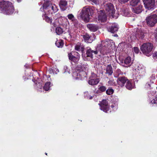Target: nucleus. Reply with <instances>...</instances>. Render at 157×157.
<instances>
[{
  "label": "nucleus",
  "mask_w": 157,
  "mask_h": 157,
  "mask_svg": "<svg viewBox=\"0 0 157 157\" xmlns=\"http://www.w3.org/2000/svg\"><path fill=\"white\" fill-rule=\"evenodd\" d=\"M111 45L107 42H101L97 48L96 50H93L90 48L88 49L86 52V56L92 58L93 54L96 55L98 54L99 52L103 55L107 54L112 49Z\"/></svg>",
  "instance_id": "obj_1"
},
{
  "label": "nucleus",
  "mask_w": 157,
  "mask_h": 157,
  "mask_svg": "<svg viewBox=\"0 0 157 157\" xmlns=\"http://www.w3.org/2000/svg\"><path fill=\"white\" fill-rule=\"evenodd\" d=\"M14 11L13 6L11 2L0 0V12L6 14H12Z\"/></svg>",
  "instance_id": "obj_2"
},
{
  "label": "nucleus",
  "mask_w": 157,
  "mask_h": 157,
  "mask_svg": "<svg viewBox=\"0 0 157 157\" xmlns=\"http://www.w3.org/2000/svg\"><path fill=\"white\" fill-rule=\"evenodd\" d=\"M153 47V45L151 43H147L142 45L140 49L144 54L149 56L151 55V52Z\"/></svg>",
  "instance_id": "obj_3"
},
{
  "label": "nucleus",
  "mask_w": 157,
  "mask_h": 157,
  "mask_svg": "<svg viewBox=\"0 0 157 157\" xmlns=\"http://www.w3.org/2000/svg\"><path fill=\"white\" fill-rule=\"evenodd\" d=\"M90 9L88 6L83 7L79 14L85 22H88L90 20Z\"/></svg>",
  "instance_id": "obj_4"
},
{
  "label": "nucleus",
  "mask_w": 157,
  "mask_h": 157,
  "mask_svg": "<svg viewBox=\"0 0 157 157\" xmlns=\"http://www.w3.org/2000/svg\"><path fill=\"white\" fill-rule=\"evenodd\" d=\"M43 7L44 9L51 10V13H56L58 10L57 6L55 4L51 3L50 1L45 2L43 4Z\"/></svg>",
  "instance_id": "obj_5"
},
{
  "label": "nucleus",
  "mask_w": 157,
  "mask_h": 157,
  "mask_svg": "<svg viewBox=\"0 0 157 157\" xmlns=\"http://www.w3.org/2000/svg\"><path fill=\"white\" fill-rule=\"evenodd\" d=\"M146 21L148 25L153 26L157 22V15L154 14L148 16L146 17Z\"/></svg>",
  "instance_id": "obj_6"
},
{
  "label": "nucleus",
  "mask_w": 157,
  "mask_h": 157,
  "mask_svg": "<svg viewBox=\"0 0 157 157\" xmlns=\"http://www.w3.org/2000/svg\"><path fill=\"white\" fill-rule=\"evenodd\" d=\"M99 79L97 77V75L92 73L89 78V84L92 86L97 84L99 82Z\"/></svg>",
  "instance_id": "obj_7"
},
{
  "label": "nucleus",
  "mask_w": 157,
  "mask_h": 157,
  "mask_svg": "<svg viewBox=\"0 0 157 157\" xmlns=\"http://www.w3.org/2000/svg\"><path fill=\"white\" fill-rule=\"evenodd\" d=\"M145 7L148 10L153 9L155 7V0H143Z\"/></svg>",
  "instance_id": "obj_8"
},
{
  "label": "nucleus",
  "mask_w": 157,
  "mask_h": 157,
  "mask_svg": "<svg viewBox=\"0 0 157 157\" xmlns=\"http://www.w3.org/2000/svg\"><path fill=\"white\" fill-rule=\"evenodd\" d=\"M105 8L106 11L109 12V14H111L112 17H113L115 10L113 4L111 3H108L105 6Z\"/></svg>",
  "instance_id": "obj_9"
},
{
  "label": "nucleus",
  "mask_w": 157,
  "mask_h": 157,
  "mask_svg": "<svg viewBox=\"0 0 157 157\" xmlns=\"http://www.w3.org/2000/svg\"><path fill=\"white\" fill-rule=\"evenodd\" d=\"M100 106V109L105 112H107L109 110V106L107 101L106 100H103L101 104H99Z\"/></svg>",
  "instance_id": "obj_10"
},
{
  "label": "nucleus",
  "mask_w": 157,
  "mask_h": 157,
  "mask_svg": "<svg viewBox=\"0 0 157 157\" xmlns=\"http://www.w3.org/2000/svg\"><path fill=\"white\" fill-rule=\"evenodd\" d=\"M146 68L142 65L139 64L137 66V67L135 69L138 73L139 76H143L145 75L146 73Z\"/></svg>",
  "instance_id": "obj_11"
},
{
  "label": "nucleus",
  "mask_w": 157,
  "mask_h": 157,
  "mask_svg": "<svg viewBox=\"0 0 157 157\" xmlns=\"http://www.w3.org/2000/svg\"><path fill=\"white\" fill-rule=\"evenodd\" d=\"M98 20L101 22H104L106 20V16L102 10H100L98 13Z\"/></svg>",
  "instance_id": "obj_12"
},
{
  "label": "nucleus",
  "mask_w": 157,
  "mask_h": 157,
  "mask_svg": "<svg viewBox=\"0 0 157 157\" xmlns=\"http://www.w3.org/2000/svg\"><path fill=\"white\" fill-rule=\"evenodd\" d=\"M128 80L127 78L124 76L120 77L117 78V82L120 86L122 87L124 86Z\"/></svg>",
  "instance_id": "obj_13"
},
{
  "label": "nucleus",
  "mask_w": 157,
  "mask_h": 157,
  "mask_svg": "<svg viewBox=\"0 0 157 157\" xmlns=\"http://www.w3.org/2000/svg\"><path fill=\"white\" fill-rule=\"evenodd\" d=\"M86 73V72H77V71L74 72L73 73V76L74 79L76 80L77 79H82L84 78V76H82V74Z\"/></svg>",
  "instance_id": "obj_14"
},
{
  "label": "nucleus",
  "mask_w": 157,
  "mask_h": 157,
  "mask_svg": "<svg viewBox=\"0 0 157 157\" xmlns=\"http://www.w3.org/2000/svg\"><path fill=\"white\" fill-rule=\"evenodd\" d=\"M88 66L86 63L84 64H81L78 65L77 68V70L79 71H80L82 72L86 71H87L88 69Z\"/></svg>",
  "instance_id": "obj_15"
},
{
  "label": "nucleus",
  "mask_w": 157,
  "mask_h": 157,
  "mask_svg": "<svg viewBox=\"0 0 157 157\" xmlns=\"http://www.w3.org/2000/svg\"><path fill=\"white\" fill-rule=\"evenodd\" d=\"M118 25L116 23L113 24L108 29V31L111 33H114L117 32L118 29Z\"/></svg>",
  "instance_id": "obj_16"
},
{
  "label": "nucleus",
  "mask_w": 157,
  "mask_h": 157,
  "mask_svg": "<svg viewBox=\"0 0 157 157\" xmlns=\"http://www.w3.org/2000/svg\"><path fill=\"white\" fill-rule=\"evenodd\" d=\"M87 28L91 31L95 32L98 29V26L94 24H89L87 25Z\"/></svg>",
  "instance_id": "obj_17"
},
{
  "label": "nucleus",
  "mask_w": 157,
  "mask_h": 157,
  "mask_svg": "<svg viewBox=\"0 0 157 157\" xmlns=\"http://www.w3.org/2000/svg\"><path fill=\"white\" fill-rule=\"evenodd\" d=\"M83 38L84 39L85 41L87 43H91L93 40V39L88 34H85L82 35Z\"/></svg>",
  "instance_id": "obj_18"
},
{
  "label": "nucleus",
  "mask_w": 157,
  "mask_h": 157,
  "mask_svg": "<svg viewBox=\"0 0 157 157\" xmlns=\"http://www.w3.org/2000/svg\"><path fill=\"white\" fill-rule=\"evenodd\" d=\"M75 48L76 51L82 52L84 51V46L80 43H78L75 45Z\"/></svg>",
  "instance_id": "obj_19"
},
{
  "label": "nucleus",
  "mask_w": 157,
  "mask_h": 157,
  "mask_svg": "<svg viewBox=\"0 0 157 157\" xmlns=\"http://www.w3.org/2000/svg\"><path fill=\"white\" fill-rule=\"evenodd\" d=\"M142 6L141 5H138L136 7L132 9V11L134 13L138 14L142 12Z\"/></svg>",
  "instance_id": "obj_20"
},
{
  "label": "nucleus",
  "mask_w": 157,
  "mask_h": 157,
  "mask_svg": "<svg viewBox=\"0 0 157 157\" xmlns=\"http://www.w3.org/2000/svg\"><path fill=\"white\" fill-rule=\"evenodd\" d=\"M68 56L70 60L74 62H77L79 59L80 57L76 56L73 55L72 54H68Z\"/></svg>",
  "instance_id": "obj_21"
},
{
  "label": "nucleus",
  "mask_w": 157,
  "mask_h": 157,
  "mask_svg": "<svg viewBox=\"0 0 157 157\" xmlns=\"http://www.w3.org/2000/svg\"><path fill=\"white\" fill-rule=\"evenodd\" d=\"M106 70L105 73L106 74H108L109 75H111L112 74L113 71L111 64H109L107 66Z\"/></svg>",
  "instance_id": "obj_22"
},
{
  "label": "nucleus",
  "mask_w": 157,
  "mask_h": 157,
  "mask_svg": "<svg viewBox=\"0 0 157 157\" xmlns=\"http://www.w3.org/2000/svg\"><path fill=\"white\" fill-rule=\"evenodd\" d=\"M145 33L142 30H140L138 31L136 35L137 38L139 39H143L144 37V34Z\"/></svg>",
  "instance_id": "obj_23"
},
{
  "label": "nucleus",
  "mask_w": 157,
  "mask_h": 157,
  "mask_svg": "<svg viewBox=\"0 0 157 157\" xmlns=\"http://www.w3.org/2000/svg\"><path fill=\"white\" fill-rule=\"evenodd\" d=\"M124 63L125 64L127 65L125 66V67H129L132 64V62L131 58L130 57H128L126 58L124 60Z\"/></svg>",
  "instance_id": "obj_24"
},
{
  "label": "nucleus",
  "mask_w": 157,
  "mask_h": 157,
  "mask_svg": "<svg viewBox=\"0 0 157 157\" xmlns=\"http://www.w3.org/2000/svg\"><path fill=\"white\" fill-rule=\"evenodd\" d=\"M154 83V82L153 81L152 82L151 80H150L145 84V88L147 90L151 89L153 88V84Z\"/></svg>",
  "instance_id": "obj_25"
},
{
  "label": "nucleus",
  "mask_w": 157,
  "mask_h": 157,
  "mask_svg": "<svg viewBox=\"0 0 157 157\" xmlns=\"http://www.w3.org/2000/svg\"><path fill=\"white\" fill-rule=\"evenodd\" d=\"M126 82V83L125 86L127 89L129 90H131L133 88L134 86L132 84V83L130 81L128 80Z\"/></svg>",
  "instance_id": "obj_26"
},
{
  "label": "nucleus",
  "mask_w": 157,
  "mask_h": 157,
  "mask_svg": "<svg viewBox=\"0 0 157 157\" xmlns=\"http://www.w3.org/2000/svg\"><path fill=\"white\" fill-rule=\"evenodd\" d=\"M59 4L61 8L67 5V2L66 0H60Z\"/></svg>",
  "instance_id": "obj_27"
},
{
  "label": "nucleus",
  "mask_w": 157,
  "mask_h": 157,
  "mask_svg": "<svg viewBox=\"0 0 157 157\" xmlns=\"http://www.w3.org/2000/svg\"><path fill=\"white\" fill-rule=\"evenodd\" d=\"M55 44L58 48H62L63 45V41L62 40H57Z\"/></svg>",
  "instance_id": "obj_28"
},
{
  "label": "nucleus",
  "mask_w": 157,
  "mask_h": 157,
  "mask_svg": "<svg viewBox=\"0 0 157 157\" xmlns=\"http://www.w3.org/2000/svg\"><path fill=\"white\" fill-rule=\"evenodd\" d=\"M56 32L57 35H60L63 33V30L62 28L60 27H58L56 29Z\"/></svg>",
  "instance_id": "obj_29"
},
{
  "label": "nucleus",
  "mask_w": 157,
  "mask_h": 157,
  "mask_svg": "<svg viewBox=\"0 0 157 157\" xmlns=\"http://www.w3.org/2000/svg\"><path fill=\"white\" fill-rule=\"evenodd\" d=\"M121 14L125 16H128L129 13L128 9H126L122 10L121 12Z\"/></svg>",
  "instance_id": "obj_30"
},
{
  "label": "nucleus",
  "mask_w": 157,
  "mask_h": 157,
  "mask_svg": "<svg viewBox=\"0 0 157 157\" xmlns=\"http://www.w3.org/2000/svg\"><path fill=\"white\" fill-rule=\"evenodd\" d=\"M140 0H131L130 4L132 6H135L140 2Z\"/></svg>",
  "instance_id": "obj_31"
},
{
  "label": "nucleus",
  "mask_w": 157,
  "mask_h": 157,
  "mask_svg": "<svg viewBox=\"0 0 157 157\" xmlns=\"http://www.w3.org/2000/svg\"><path fill=\"white\" fill-rule=\"evenodd\" d=\"M43 19L47 22L51 24L52 22V19L51 18L45 15L44 16H43Z\"/></svg>",
  "instance_id": "obj_32"
},
{
  "label": "nucleus",
  "mask_w": 157,
  "mask_h": 157,
  "mask_svg": "<svg viewBox=\"0 0 157 157\" xmlns=\"http://www.w3.org/2000/svg\"><path fill=\"white\" fill-rule=\"evenodd\" d=\"M51 83L50 82H47L45 84L44 86V89L45 91L48 90L50 88Z\"/></svg>",
  "instance_id": "obj_33"
},
{
  "label": "nucleus",
  "mask_w": 157,
  "mask_h": 157,
  "mask_svg": "<svg viewBox=\"0 0 157 157\" xmlns=\"http://www.w3.org/2000/svg\"><path fill=\"white\" fill-rule=\"evenodd\" d=\"M84 97L87 99H91L93 97L90 96L88 92H84Z\"/></svg>",
  "instance_id": "obj_34"
},
{
  "label": "nucleus",
  "mask_w": 157,
  "mask_h": 157,
  "mask_svg": "<svg viewBox=\"0 0 157 157\" xmlns=\"http://www.w3.org/2000/svg\"><path fill=\"white\" fill-rule=\"evenodd\" d=\"M68 18L72 21H73L75 19V18L74 17V15L72 14H69L67 15Z\"/></svg>",
  "instance_id": "obj_35"
},
{
  "label": "nucleus",
  "mask_w": 157,
  "mask_h": 157,
  "mask_svg": "<svg viewBox=\"0 0 157 157\" xmlns=\"http://www.w3.org/2000/svg\"><path fill=\"white\" fill-rule=\"evenodd\" d=\"M114 92L113 90L112 89H109L106 91V93L108 95L112 94Z\"/></svg>",
  "instance_id": "obj_36"
},
{
  "label": "nucleus",
  "mask_w": 157,
  "mask_h": 157,
  "mask_svg": "<svg viewBox=\"0 0 157 157\" xmlns=\"http://www.w3.org/2000/svg\"><path fill=\"white\" fill-rule=\"evenodd\" d=\"M151 103L152 104H157V96L154 97L153 99L151 101Z\"/></svg>",
  "instance_id": "obj_37"
},
{
  "label": "nucleus",
  "mask_w": 157,
  "mask_h": 157,
  "mask_svg": "<svg viewBox=\"0 0 157 157\" xmlns=\"http://www.w3.org/2000/svg\"><path fill=\"white\" fill-rule=\"evenodd\" d=\"M75 26L76 28H78L79 26V24L77 20L76 19L73 21Z\"/></svg>",
  "instance_id": "obj_38"
},
{
  "label": "nucleus",
  "mask_w": 157,
  "mask_h": 157,
  "mask_svg": "<svg viewBox=\"0 0 157 157\" xmlns=\"http://www.w3.org/2000/svg\"><path fill=\"white\" fill-rule=\"evenodd\" d=\"M70 54H72L73 55L76 56H78L79 57H80V55L79 54L76 52H72L71 53H69Z\"/></svg>",
  "instance_id": "obj_39"
},
{
  "label": "nucleus",
  "mask_w": 157,
  "mask_h": 157,
  "mask_svg": "<svg viewBox=\"0 0 157 157\" xmlns=\"http://www.w3.org/2000/svg\"><path fill=\"white\" fill-rule=\"evenodd\" d=\"M152 56L154 59L157 60V52H155L153 53Z\"/></svg>",
  "instance_id": "obj_40"
},
{
  "label": "nucleus",
  "mask_w": 157,
  "mask_h": 157,
  "mask_svg": "<svg viewBox=\"0 0 157 157\" xmlns=\"http://www.w3.org/2000/svg\"><path fill=\"white\" fill-rule=\"evenodd\" d=\"M106 90V87L103 86H101L99 88V90L102 92L105 91Z\"/></svg>",
  "instance_id": "obj_41"
},
{
  "label": "nucleus",
  "mask_w": 157,
  "mask_h": 157,
  "mask_svg": "<svg viewBox=\"0 0 157 157\" xmlns=\"http://www.w3.org/2000/svg\"><path fill=\"white\" fill-rule=\"evenodd\" d=\"M114 80H110L108 81V83L110 85H115V82H113Z\"/></svg>",
  "instance_id": "obj_42"
},
{
  "label": "nucleus",
  "mask_w": 157,
  "mask_h": 157,
  "mask_svg": "<svg viewBox=\"0 0 157 157\" xmlns=\"http://www.w3.org/2000/svg\"><path fill=\"white\" fill-rule=\"evenodd\" d=\"M133 50L134 52L136 53H138L139 52V48L137 47H134L133 48Z\"/></svg>",
  "instance_id": "obj_43"
},
{
  "label": "nucleus",
  "mask_w": 157,
  "mask_h": 157,
  "mask_svg": "<svg viewBox=\"0 0 157 157\" xmlns=\"http://www.w3.org/2000/svg\"><path fill=\"white\" fill-rule=\"evenodd\" d=\"M53 74H56L59 72V70L58 69L54 68L53 69Z\"/></svg>",
  "instance_id": "obj_44"
},
{
  "label": "nucleus",
  "mask_w": 157,
  "mask_h": 157,
  "mask_svg": "<svg viewBox=\"0 0 157 157\" xmlns=\"http://www.w3.org/2000/svg\"><path fill=\"white\" fill-rule=\"evenodd\" d=\"M61 17V16L60 14L59 13H57L56 14L54 17H55V19H57L58 18H59Z\"/></svg>",
  "instance_id": "obj_45"
},
{
  "label": "nucleus",
  "mask_w": 157,
  "mask_h": 157,
  "mask_svg": "<svg viewBox=\"0 0 157 157\" xmlns=\"http://www.w3.org/2000/svg\"><path fill=\"white\" fill-rule=\"evenodd\" d=\"M119 2L122 3H125V2H127L129 0H118Z\"/></svg>",
  "instance_id": "obj_46"
},
{
  "label": "nucleus",
  "mask_w": 157,
  "mask_h": 157,
  "mask_svg": "<svg viewBox=\"0 0 157 157\" xmlns=\"http://www.w3.org/2000/svg\"><path fill=\"white\" fill-rule=\"evenodd\" d=\"M111 107L113 109V110H116L117 108V106L116 105H115V106L114 105H112L111 106Z\"/></svg>",
  "instance_id": "obj_47"
},
{
  "label": "nucleus",
  "mask_w": 157,
  "mask_h": 157,
  "mask_svg": "<svg viewBox=\"0 0 157 157\" xmlns=\"http://www.w3.org/2000/svg\"><path fill=\"white\" fill-rule=\"evenodd\" d=\"M63 69H64V70L65 71L64 73H65V72H69V71L68 70V68L67 66H65L64 67Z\"/></svg>",
  "instance_id": "obj_48"
},
{
  "label": "nucleus",
  "mask_w": 157,
  "mask_h": 157,
  "mask_svg": "<svg viewBox=\"0 0 157 157\" xmlns=\"http://www.w3.org/2000/svg\"><path fill=\"white\" fill-rule=\"evenodd\" d=\"M48 71L50 74L53 73V69L50 68L48 69Z\"/></svg>",
  "instance_id": "obj_49"
},
{
  "label": "nucleus",
  "mask_w": 157,
  "mask_h": 157,
  "mask_svg": "<svg viewBox=\"0 0 157 157\" xmlns=\"http://www.w3.org/2000/svg\"><path fill=\"white\" fill-rule=\"evenodd\" d=\"M116 73H117L118 75H119L121 74V72L120 69H117L116 71Z\"/></svg>",
  "instance_id": "obj_50"
},
{
  "label": "nucleus",
  "mask_w": 157,
  "mask_h": 157,
  "mask_svg": "<svg viewBox=\"0 0 157 157\" xmlns=\"http://www.w3.org/2000/svg\"><path fill=\"white\" fill-rule=\"evenodd\" d=\"M113 101H115L116 102H117L118 101V99L117 97H115L113 98Z\"/></svg>",
  "instance_id": "obj_51"
},
{
  "label": "nucleus",
  "mask_w": 157,
  "mask_h": 157,
  "mask_svg": "<svg viewBox=\"0 0 157 157\" xmlns=\"http://www.w3.org/2000/svg\"><path fill=\"white\" fill-rule=\"evenodd\" d=\"M17 1L18 2H19L21 1V0H17Z\"/></svg>",
  "instance_id": "obj_52"
},
{
  "label": "nucleus",
  "mask_w": 157,
  "mask_h": 157,
  "mask_svg": "<svg viewBox=\"0 0 157 157\" xmlns=\"http://www.w3.org/2000/svg\"><path fill=\"white\" fill-rule=\"evenodd\" d=\"M114 36H117L118 35H117V34H115L114 35Z\"/></svg>",
  "instance_id": "obj_53"
},
{
  "label": "nucleus",
  "mask_w": 157,
  "mask_h": 157,
  "mask_svg": "<svg viewBox=\"0 0 157 157\" xmlns=\"http://www.w3.org/2000/svg\"><path fill=\"white\" fill-rule=\"evenodd\" d=\"M70 34V36H71L72 37V35L71 34Z\"/></svg>",
  "instance_id": "obj_54"
},
{
  "label": "nucleus",
  "mask_w": 157,
  "mask_h": 157,
  "mask_svg": "<svg viewBox=\"0 0 157 157\" xmlns=\"http://www.w3.org/2000/svg\"><path fill=\"white\" fill-rule=\"evenodd\" d=\"M25 67H27V66H26V65H25Z\"/></svg>",
  "instance_id": "obj_55"
},
{
  "label": "nucleus",
  "mask_w": 157,
  "mask_h": 157,
  "mask_svg": "<svg viewBox=\"0 0 157 157\" xmlns=\"http://www.w3.org/2000/svg\"><path fill=\"white\" fill-rule=\"evenodd\" d=\"M45 154H46V155H47V153H45Z\"/></svg>",
  "instance_id": "obj_56"
}]
</instances>
